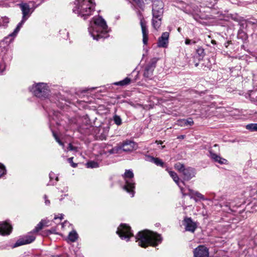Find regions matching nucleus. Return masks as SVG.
I'll return each instance as SVG.
<instances>
[{
    "label": "nucleus",
    "mask_w": 257,
    "mask_h": 257,
    "mask_svg": "<svg viewBox=\"0 0 257 257\" xmlns=\"http://www.w3.org/2000/svg\"><path fill=\"white\" fill-rule=\"evenodd\" d=\"M178 138L184 139V135H181L180 137H179Z\"/></svg>",
    "instance_id": "nucleus-47"
},
{
    "label": "nucleus",
    "mask_w": 257,
    "mask_h": 257,
    "mask_svg": "<svg viewBox=\"0 0 257 257\" xmlns=\"http://www.w3.org/2000/svg\"><path fill=\"white\" fill-rule=\"evenodd\" d=\"M54 184H55V183H50V184L49 183L47 184V185H54Z\"/></svg>",
    "instance_id": "nucleus-49"
},
{
    "label": "nucleus",
    "mask_w": 257,
    "mask_h": 257,
    "mask_svg": "<svg viewBox=\"0 0 257 257\" xmlns=\"http://www.w3.org/2000/svg\"><path fill=\"white\" fill-rule=\"evenodd\" d=\"M185 43L186 45H190L192 44H195L196 42L195 41H193L192 40H190L189 39H186L185 41Z\"/></svg>",
    "instance_id": "nucleus-39"
},
{
    "label": "nucleus",
    "mask_w": 257,
    "mask_h": 257,
    "mask_svg": "<svg viewBox=\"0 0 257 257\" xmlns=\"http://www.w3.org/2000/svg\"><path fill=\"white\" fill-rule=\"evenodd\" d=\"M135 238L136 241L138 242L139 245L144 248L149 245L156 246L162 240L160 234L149 230L139 231Z\"/></svg>",
    "instance_id": "nucleus-1"
},
{
    "label": "nucleus",
    "mask_w": 257,
    "mask_h": 257,
    "mask_svg": "<svg viewBox=\"0 0 257 257\" xmlns=\"http://www.w3.org/2000/svg\"><path fill=\"white\" fill-rule=\"evenodd\" d=\"M246 128L251 131H257V123H250L246 126Z\"/></svg>",
    "instance_id": "nucleus-32"
},
{
    "label": "nucleus",
    "mask_w": 257,
    "mask_h": 257,
    "mask_svg": "<svg viewBox=\"0 0 257 257\" xmlns=\"http://www.w3.org/2000/svg\"><path fill=\"white\" fill-rule=\"evenodd\" d=\"M145 160L146 161L153 163L158 166L164 167L165 165L164 162L159 158H155L150 155H146Z\"/></svg>",
    "instance_id": "nucleus-19"
},
{
    "label": "nucleus",
    "mask_w": 257,
    "mask_h": 257,
    "mask_svg": "<svg viewBox=\"0 0 257 257\" xmlns=\"http://www.w3.org/2000/svg\"><path fill=\"white\" fill-rule=\"evenodd\" d=\"M183 175V179L188 181L194 177L195 175V169L191 167H187L184 170L182 173Z\"/></svg>",
    "instance_id": "nucleus-18"
},
{
    "label": "nucleus",
    "mask_w": 257,
    "mask_h": 257,
    "mask_svg": "<svg viewBox=\"0 0 257 257\" xmlns=\"http://www.w3.org/2000/svg\"><path fill=\"white\" fill-rule=\"evenodd\" d=\"M178 31H180V28H178Z\"/></svg>",
    "instance_id": "nucleus-55"
},
{
    "label": "nucleus",
    "mask_w": 257,
    "mask_h": 257,
    "mask_svg": "<svg viewBox=\"0 0 257 257\" xmlns=\"http://www.w3.org/2000/svg\"><path fill=\"white\" fill-rule=\"evenodd\" d=\"M116 233L121 239L128 241L130 238L133 236V233L130 226L126 224H121L117 228Z\"/></svg>",
    "instance_id": "nucleus-7"
},
{
    "label": "nucleus",
    "mask_w": 257,
    "mask_h": 257,
    "mask_svg": "<svg viewBox=\"0 0 257 257\" xmlns=\"http://www.w3.org/2000/svg\"><path fill=\"white\" fill-rule=\"evenodd\" d=\"M174 168L180 173H182L186 168L184 165L180 162L176 163L174 165Z\"/></svg>",
    "instance_id": "nucleus-27"
},
{
    "label": "nucleus",
    "mask_w": 257,
    "mask_h": 257,
    "mask_svg": "<svg viewBox=\"0 0 257 257\" xmlns=\"http://www.w3.org/2000/svg\"><path fill=\"white\" fill-rule=\"evenodd\" d=\"M94 26L88 28V31L91 37L94 40L97 41L100 39H104L107 37L108 32V26L105 21L99 17L97 18H93Z\"/></svg>",
    "instance_id": "nucleus-3"
},
{
    "label": "nucleus",
    "mask_w": 257,
    "mask_h": 257,
    "mask_svg": "<svg viewBox=\"0 0 257 257\" xmlns=\"http://www.w3.org/2000/svg\"><path fill=\"white\" fill-rule=\"evenodd\" d=\"M159 142H160V144L162 143V142H161V141H159H159H156V143H157L158 144H159Z\"/></svg>",
    "instance_id": "nucleus-52"
},
{
    "label": "nucleus",
    "mask_w": 257,
    "mask_h": 257,
    "mask_svg": "<svg viewBox=\"0 0 257 257\" xmlns=\"http://www.w3.org/2000/svg\"><path fill=\"white\" fill-rule=\"evenodd\" d=\"M9 23V19L7 17H3L0 19V27L7 26Z\"/></svg>",
    "instance_id": "nucleus-30"
},
{
    "label": "nucleus",
    "mask_w": 257,
    "mask_h": 257,
    "mask_svg": "<svg viewBox=\"0 0 257 257\" xmlns=\"http://www.w3.org/2000/svg\"><path fill=\"white\" fill-rule=\"evenodd\" d=\"M78 234L77 233L76 231L75 230H73L71 231L68 235V239L71 241V242H75L78 238Z\"/></svg>",
    "instance_id": "nucleus-22"
},
{
    "label": "nucleus",
    "mask_w": 257,
    "mask_h": 257,
    "mask_svg": "<svg viewBox=\"0 0 257 257\" xmlns=\"http://www.w3.org/2000/svg\"><path fill=\"white\" fill-rule=\"evenodd\" d=\"M61 220L62 219V218H63V214H60V217H59Z\"/></svg>",
    "instance_id": "nucleus-46"
},
{
    "label": "nucleus",
    "mask_w": 257,
    "mask_h": 257,
    "mask_svg": "<svg viewBox=\"0 0 257 257\" xmlns=\"http://www.w3.org/2000/svg\"><path fill=\"white\" fill-rule=\"evenodd\" d=\"M134 175L131 170H126L123 175L125 184L123 186V190L128 193L133 197L135 195V183L133 179Z\"/></svg>",
    "instance_id": "nucleus-4"
},
{
    "label": "nucleus",
    "mask_w": 257,
    "mask_h": 257,
    "mask_svg": "<svg viewBox=\"0 0 257 257\" xmlns=\"http://www.w3.org/2000/svg\"><path fill=\"white\" fill-rule=\"evenodd\" d=\"M73 157L69 158L68 159V161L69 163L71 164V166L72 167L75 168L76 167H77V164L73 162Z\"/></svg>",
    "instance_id": "nucleus-37"
},
{
    "label": "nucleus",
    "mask_w": 257,
    "mask_h": 257,
    "mask_svg": "<svg viewBox=\"0 0 257 257\" xmlns=\"http://www.w3.org/2000/svg\"><path fill=\"white\" fill-rule=\"evenodd\" d=\"M183 224L185 226V230L191 232L193 233L197 228L196 222L191 217H185L183 221Z\"/></svg>",
    "instance_id": "nucleus-13"
},
{
    "label": "nucleus",
    "mask_w": 257,
    "mask_h": 257,
    "mask_svg": "<svg viewBox=\"0 0 257 257\" xmlns=\"http://www.w3.org/2000/svg\"><path fill=\"white\" fill-rule=\"evenodd\" d=\"M12 226L7 221L0 222V235H7L10 234Z\"/></svg>",
    "instance_id": "nucleus-15"
},
{
    "label": "nucleus",
    "mask_w": 257,
    "mask_h": 257,
    "mask_svg": "<svg viewBox=\"0 0 257 257\" xmlns=\"http://www.w3.org/2000/svg\"><path fill=\"white\" fill-rule=\"evenodd\" d=\"M35 236L31 232L28 234L20 238L16 243L13 245V248L27 244L32 242L35 239Z\"/></svg>",
    "instance_id": "nucleus-11"
},
{
    "label": "nucleus",
    "mask_w": 257,
    "mask_h": 257,
    "mask_svg": "<svg viewBox=\"0 0 257 257\" xmlns=\"http://www.w3.org/2000/svg\"><path fill=\"white\" fill-rule=\"evenodd\" d=\"M55 180H56V182L58 181L59 179H58V176L56 177V178H55Z\"/></svg>",
    "instance_id": "nucleus-48"
},
{
    "label": "nucleus",
    "mask_w": 257,
    "mask_h": 257,
    "mask_svg": "<svg viewBox=\"0 0 257 257\" xmlns=\"http://www.w3.org/2000/svg\"><path fill=\"white\" fill-rule=\"evenodd\" d=\"M211 43L213 44H216V41L215 40H211Z\"/></svg>",
    "instance_id": "nucleus-45"
},
{
    "label": "nucleus",
    "mask_w": 257,
    "mask_h": 257,
    "mask_svg": "<svg viewBox=\"0 0 257 257\" xmlns=\"http://www.w3.org/2000/svg\"><path fill=\"white\" fill-rule=\"evenodd\" d=\"M181 122V125L183 124H184V125H192L193 124L194 122L192 118H189L187 119H183L180 121Z\"/></svg>",
    "instance_id": "nucleus-31"
},
{
    "label": "nucleus",
    "mask_w": 257,
    "mask_h": 257,
    "mask_svg": "<svg viewBox=\"0 0 257 257\" xmlns=\"http://www.w3.org/2000/svg\"><path fill=\"white\" fill-rule=\"evenodd\" d=\"M248 22L249 24L257 25V20H254L253 21H248Z\"/></svg>",
    "instance_id": "nucleus-44"
},
{
    "label": "nucleus",
    "mask_w": 257,
    "mask_h": 257,
    "mask_svg": "<svg viewBox=\"0 0 257 257\" xmlns=\"http://www.w3.org/2000/svg\"><path fill=\"white\" fill-rule=\"evenodd\" d=\"M140 25L143 34V42L144 45H147L148 41V30L146 22L145 20H141Z\"/></svg>",
    "instance_id": "nucleus-17"
},
{
    "label": "nucleus",
    "mask_w": 257,
    "mask_h": 257,
    "mask_svg": "<svg viewBox=\"0 0 257 257\" xmlns=\"http://www.w3.org/2000/svg\"><path fill=\"white\" fill-rule=\"evenodd\" d=\"M35 4L33 1H30L29 4L28 3H21L19 4L20 8L22 12L23 18L28 19L30 16L31 14L33 12L34 10L37 7H34V9L31 12V8H30V4H32L33 6Z\"/></svg>",
    "instance_id": "nucleus-12"
},
{
    "label": "nucleus",
    "mask_w": 257,
    "mask_h": 257,
    "mask_svg": "<svg viewBox=\"0 0 257 257\" xmlns=\"http://www.w3.org/2000/svg\"><path fill=\"white\" fill-rule=\"evenodd\" d=\"M194 257H208V249L204 245H200L193 251Z\"/></svg>",
    "instance_id": "nucleus-14"
},
{
    "label": "nucleus",
    "mask_w": 257,
    "mask_h": 257,
    "mask_svg": "<svg viewBox=\"0 0 257 257\" xmlns=\"http://www.w3.org/2000/svg\"><path fill=\"white\" fill-rule=\"evenodd\" d=\"M164 4L161 0H155L152 5V15L153 17H160L163 16Z\"/></svg>",
    "instance_id": "nucleus-9"
},
{
    "label": "nucleus",
    "mask_w": 257,
    "mask_h": 257,
    "mask_svg": "<svg viewBox=\"0 0 257 257\" xmlns=\"http://www.w3.org/2000/svg\"><path fill=\"white\" fill-rule=\"evenodd\" d=\"M114 150V149H112L110 151V153H112L113 152V151Z\"/></svg>",
    "instance_id": "nucleus-50"
},
{
    "label": "nucleus",
    "mask_w": 257,
    "mask_h": 257,
    "mask_svg": "<svg viewBox=\"0 0 257 257\" xmlns=\"http://www.w3.org/2000/svg\"><path fill=\"white\" fill-rule=\"evenodd\" d=\"M137 148L138 145L135 142L126 140L120 143L116 150H122L124 152H131L137 150Z\"/></svg>",
    "instance_id": "nucleus-10"
},
{
    "label": "nucleus",
    "mask_w": 257,
    "mask_h": 257,
    "mask_svg": "<svg viewBox=\"0 0 257 257\" xmlns=\"http://www.w3.org/2000/svg\"><path fill=\"white\" fill-rule=\"evenodd\" d=\"M86 166L88 168H95L98 167L99 165L96 162L91 161L88 162L86 164Z\"/></svg>",
    "instance_id": "nucleus-29"
},
{
    "label": "nucleus",
    "mask_w": 257,
    "mask_h": 257,
    "mask_svg": "<svg viewBox=\"0 0 257 257\" xmlns=\"http://www.w3.org/2000/svg\"><path fill=\"white\" fill-rule=\"evenodd\" d=\"M44 198L45 199V203L46 205H49L50 204V201L49 200L47 199V196L45 195L44 196Z\"/></svg>",
    "instance_id": "nucleus-41"
},
{
    "label": "nucleus",
    "mask_w": 257,
    "mask_h": 257,
    "mask_svg": "<svg viewBox=\"0 0 257 257\" xmlns=\"http://www.w3.org/2000/svg\"><path fill=\"white\" fill-rule=\"evenodd\" d=\"M162 17H153L152 20V24L154 28L156 30H158L161 26L162 23Z\"/></svg>",
    "instance_id": "nucleus-21"
},
{
    "label": "nucleus",
    "mask_w": 257,
    "mask_h": 257,
    "mask_svg": "<svg viewBox=\"0 0 257 257\" xmlns=\"http://www.w3.org/2000/svg\"><path fill=\"white\" fill-rule=\"evenodd\" d=\"M46 221L45 220H42L35 227V228L33 229V232H38L40 230H41L43 228V227L44 225V223H45Z\"/></svg>",
    "instance_id": "nucleus-26"
},
{
    "label": "nucleus",
    "mask_w": 257,
    "mask_h": 257,
    "mask_svg": "<svg viewBox=\"0 0 257 257\" xmlns=\"http://www.w3.org/2000/svg\"><path fill=\"white\" fill-rule=\"evenodd\" d=\"M6 173V169L5 166L0 163V178Z\"/></svg>",
    "instance_id": "nucleus-35"
},
{
    "label": "nucleus",
    "mask_w": 257,
    "mask_h": 257,
    "mask_svg": "<svg viewBox=\"0 0 257 257\" xmlns=\"http://www.w3.org/2000/svg\"><path fill=\"white\" fill-rule=\"evenodd\" d=\"M131 79L128 77L125 78L123 80L115 82L114 84L116 85L124 86L130 83Z\"/></svg>",
    "instance_id": "nucleus-24"
},
{
    "label": "nucleus",
    "mask_w": 257,
    "mask_h": 257,
    "mask_svg": "<svg viewBox=\"0 0 257 257\" xmlns=\"http://www.w3.org/2000/svg\"><path fill=\"white\" fill-rule=\"evenodd\" d=\"M73 13L83 20H86L94 11L95 4L93 0H75Z\"/></svg>",
    "instance_id": "nucleus-2"
},
{
    "label": "nucleus",
    "mask_w": 257,
    "mask_h": 257,
    "mask_svg": "<svg viewBox=\"0 0 257 257\" xmlns=\"http://www.w3.org/2000/svg\"><path fill=\"white\" fill-rule=\"evenodd\" d=\"M158 59L156 58H152L148 65H147L144 69L143 76L145 78L151 79L153 75L154 69L156 67Z\"/></svg>",
    "instance_id": "nucleus-8"
},
{
    "label": "nucleus",
    "mask_w": 257,
    "mask_h": 257,
    "mask_svg": "<svg viewBox=\"0 0 257 257\" xmlns=\"http://www.w3.org/2000/svg\"><path fill=\"white\" fill-rule=\"evenodd\" d=\"M68 149L69 151H77V148L76 147H74L71 143L69 144Z\"/></svg>",
    "instance_id": "nucleus-38"
},
{
    "label": "nucleus",
    "mask_w": 257,
    "mask_h": 257,
    "mask_svg": "<svg viewBox=\"0 0 257 257\" xmlns=\"http://www.w3.org/2000/svg\"><path fill=\"white\" fill-rule=\"evenodd\" d=\"M169 34L168 32H164L159 38L158 46L159 47L166 48L169 42Z\"/></svg>",
    "instance_id": "nucleus-16"
},
{
    "label": "nucleus",
    "mask_w": 257,
    "mask_h": 257,
    "mask_svg": "<svg viewBox=\"0 0 257 257\" xmlns=\"http://www.w3.org/2000/svg\"><path fill=\"white\" fill-rule=\"evenodd\" d=\"M209 152L210 158L215 162H217L221 165L226 164L227 163V161L226 159L213 153L211 150H210Z\"/></svg>",
    "instance_id": "nucleus-20"
},
{
    "label": "nucleus",
    "mask_w": 257,
    "mask_h": 257,
    "mask_svg": "<svg viewBox=\"0 0 257 257\" xmlns=\"http://www.w3.org/2000/svg\"><path fill=\"white\" fill-rule=\"evenodd\" d=\"M165 146H162V148L163 149V148H165Z\"/></svg>",
    "instance_id": "nucleus-53"
},
{
    "label": "nucleus",
    "mask_w": 257,
    "mask_h": 257,
    "mask_svg": "<svg viewBox=\"0 0 257 257\" xmlns=\"http://www.w3.org/2000/svg\"><path fill=\"white\" fill-rule=\"evenodd\" d=\"M27 19L22 18L21 21L18 24L14 32L6 37L4 39L0 42V53L4 52L6 50V47L8 46L14 40L19 32L21 28Z\"/></svg>",
    "instance_id": "nucleus-5"
},
{
    "label": "nucleus",
    "mask_w": 257,
    "mask_h": 257,
    "mask_svg": "<svg viewBox=\"0 0 257 257\" xmlns=\"http://www.w3.org/2000/svg\"><path fill=\"white\" fill-rule=\"evenodd\" d=\"M30 90L35 96L41 99L47 98L49 94L47 84L44 83H39L33 85L30 88Z\"/></svg>",
    "instance_id": "nucleus-6"
},
{
    "label": "nucleus",
    "mask_w": 257,
    "mask_h": 257,
    "mask_svg": "<svg viewBox=\"0 0 257 257\" xmlns=\"http://www.w3.org/2000/svg\"><path fill=\"white\" fill-rule=\"evenodd\" d=\"M191 193L192 195L195 196L200 200H204L205 199L204 196L198 191L191 190Z\"/></svg>",
    "instance_id": "nucleus-34"
},
{
    "label": "nucleus",
    "mask_w": 257,
    "mask_h": 257,
    "mask_svg": "<svg viewBox=\"0 0 257 257\" xmlns=\"http://www.w3.org/2000/svg\"><path fill=\"white\" fill-rule=\"evenodd\" d=\"M113 121L117 125H120L122 124V120L119 115L116 114L113 116Z\"/></svg>",
    "instance_id": "nucleus-33"
},
{
    "label": "nucleus",
    "mask_w": 257,
    "mask_h": 257,
    "mask_svg": "<svg viewBox=\"0 0 257 257\" xmlns=\"http://www.w3.org/2000/svg\"><path fill=\"white\" fill-rule=\"evenodd\" d=\"M208 62L205 65V67L207 68V69L210 70L211 68V64L209 62V60H207Z\"/></svg>",
    "instance_id": "nucleus-42"
},
{
    "label": "nucleus",
    "mask_w": 257,
    "mask_h": 257,
    "mask_svg": "<svg viewBox=\"0 0 257 257\" xmlns=\"http://www.w3.org/2000/svg\"><path fill=\"white\" fill-rule=\"evenodd\" d=\"M226 206H228V204L227 203H226V204L225 205Z\"/></svg>",
    "instance_id": "nucleus-54"
},
{
    "label": "nucleus",
    "mask_w": 257,
    "mask_h": 257,
    "mask_svg": "<svg viewBox=\"0 0 257 257\" xmlns=\"http://www.w3.org/2000/svg\"><path fill=\"white\" fill-rule=\"evenodd\" d=\"M196 52L199 57V60L202 59L205 54L204 49L201 47H198L196 50Z\"/></svg>",
    "instance_id": "nucleus-25"
},
{
    "label": "nucleus",
    "mask_w": 257,
    "mask_h": 257,
    "mask_svg": "<svg viewBox=\"0 0 257 257\" xmlns=\"http://www.w3.org/2000/svg\"><path fill=\"white\" fill-rule=\"evenodd\" d=\"M54 177H55V174L53 172H51L49 174V178H50V182H51L52 181V180L53 179Z\"/></svg>",
    "instance_id": "nucleus-43"
},
{
    "label": "nucleus",
    "mask_w": 257,
    "mask_h": 257,
    "mask_svg": "<svg viewBox=\"0 0 257 257\" xmlns=\"http://www.w3.org/2000/svg\"><path fill=\"white\" fill-rule=\"evenodd\" d=\"M169 174L170 175V176L172 178L174 182L180 187L181 186L179 185V178L178 176L177 175V173H175L174 171H169Z\"/></svg>",
    "instance_id": "nucleus-23"
},
{
    "label": "nucleus",
    "mask_w": 257,
    "mask_h": 257,
    "mask_svg": "<svg viewBox=\"0 0 257 257\" xmlns=\"http://www.w3.org/2000/svg\"><path fill=\"white\" fill-rule=\"evenodd\" d=\"M198 65H199V64H198V63H196V64H195V66L196 67H197Z\"/></svg>",
    "instance_id": "nucleus-51"
},
{
    "label": "nucleus",
    "mask_w": 257,
    "mask_h": 257,
    "mask_svg": "<svg viewBox=\"0 0 257 257\" xmlns=\"http://www.w3.org/2000/svg\"><path fill=\"white\" fill-rule=\"evenodd\" d=\"M137 6L142 11H144L145 9V3L143 0H133Z\"/></svg>",
    "instance_id": "nucleus-28"
},
{
    "label": "nucleus",
    "mask_w": 257,
    "mask_h": 257,
    "mask_svg": "<svg viewBox=\"0 0 257 257\" xmlns=\"http://www.w3.org/2000/svg\"><path fill=\"white\" fill-rule=\"evenodd\" d=\"M141 11L142 10H138L137 12V15L138 16H139V19L140 20V22H141V20H144V18H143V15H142V13L141 12Z\"/></svg>",
    "instance_id": "nucleus-40"
},
{
    "label": "nucleus",
    "mask_w": 257,
    "mask_h": 257,
    "mask_svg": "<svg viewBox=\"0 0 257 257\" xmlns=\"http://www.w3.org/2000/svg\"><path fill=\"white\" fill-rule=\"evenodd\" d=\"M57 218H58V217H55L54 218V219H56Z\"/></svg>",
    "instance_id": "nucleus-56"
},
{
    "label": "nucleus",
    "mask_w": 257,
    "mask_h": 257,
    "mask_svg": "<svg viewBox=\"0 0 257 257\" xmlns=\"http://www.w3.org/2000/svg\"><path fill=\"white\" fill-rule=\"evenodd\" d=\"M52 133H53V135L54 137L55 138L56 142H58V143L60 146H62L63 147H64V143L60 140V139L57 136L56 134L54 132H52Z\"/></svg>",
    "instance_id": "nucleus-36"
}]
</instances>
